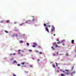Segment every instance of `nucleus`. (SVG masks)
I'll return each instance as SVG.
<instances>
[{"label":"nucleus","instance_id":"1a4fd4ad","mask_svg":"<svg viewBox=\"0 0 76 76\" xmlns=\"http://www.w3.org/2000/svg\"><path fill=\"white\" fill-rule=\"evenodd\" d=\"M55 63L56 64V66H57V67H58V64H57V63L56 62H55Z\"/></svg>","mask_w":76,"mask_h":76},{"label":"nucleus","instance_id":"3c124183","mask_svg":"<svg viewBox=\"0 0 76 76\" xmlns=\"http://www.w3.org/2000/svg\"><path fill=\"white\" fill-rule=\"evenodd\" d=\"M39 61V59L37 60V61Z\"/></svg>","mask_w":76,"mask_h":76},{"label":"nucleus","instance_id":"79ce46f5","mask_svg":"<svg viewBox=\"0 0 76 76\" xmlns=\"http://www.w3.org/2000/svg\"><path fill=\"white\" fill-rule=\"evenodd\" d=\"M33 21H34L35 20V19H33L32 20Z\"/></svg>","mask_w":76,"mask_h":76},{"label":"nucleus","instance_id":"2eb2a0df","mask_svg":"<svg viewBox=\"0 0 76 76\" xmlns=\"http://www.w3.org/2000/svg\"><path fill=\"white\" fill-rule=\"evenodd\" d=\"M53 67H56V66L55 65L53 64Z\"/></svg>","mask_w":76,"mask_h":76},{"label":"nucleus","instance_id":"7c9ffc66","mask_svg":"<svg viewBox=\"0 0 76 76\" xmlns=\"http://www.w3.org/2000/svg\"><path fill=\"white\" fill-rule=\"evenodd\" d=\"M14 36H15V34H13L12 35V37H14Z\"/></svg>","mask_w":76,"mask_h":76},{"label":"nucleus","instance_id":"37998d69","mask_svg":"<svg viewBox=\"0 0 76 76\" xmlns=\"http://www.w3.org/2000/svg\"><path fill=\"white\" fill-rule=\"evenodd\" d=\"M15 54H16V53H13V55H15Z\"/></svg>","mask_w":76,"mask_h":76},{"label":"nucleus","instance_id":"a19ab883","mask_svg":"<svg viewBox=\"0 0 76 76\" xmlns=\"http://www.w3.org/2000/svg\"><path fill=\"white\" fill-rule=\"evenodd\" d=\"M32 65H30V67H32Z\"/></svg>","mask_w":76,"mask_h":76},{"label":"nucleus","instance_id":"a878e982","mask_svg":"<svg viewBox=\"0 0 76 76\" xmlns=\"http://www.w3.org/2000/svg\"><path fill=\"white\" fill-rule=\"evenodd\" d=\"M17 66H20V64H17Z\"/></svg>","mask_w":76,"mask_h":76},{"label":"nucleus","instance_id":"4d7b16f0","mask_svg":"<svg viewBox=\"0 0 76 76\" xmlns=\"http://www.w3.org/2000/svg\"><path fill=\"white\" fill-rule=\"evenodd\" d=\"M58 69H60V67H58Z\"/></svg>","mask_w":76,"mask_h":76},{"label":"nucleus","instance_id":"39448f33","mask_svg":"<svg viewBox=\"0 0 76 76\" xmlns=\"http://www.w3.org/2000/svg\"><path fill=\"white\" fill-rule=\"evenodd\" d=\"M61 43V42L60 41H59L58 42H57V44H60Z\"/></svg>","mask_w":76,"mask_h":76},{"label":"nucleus","instance_id":"f3484780","mask_svg":"<svg viewBox=\"0 0 76 76\" xmlns=\"http://www.w3.org/2000/svg\"><path fill=\"white\" fill-rule=\"evenodd\" d=\"M4 31L5 32H6V33H8V32H8V31H6V30H5Z\"/></svg>","mask_w":76,"mask_h":76},{"label":"nucleus","instance_id":"9b49d317","mask_svg":"<svg viewBox=\"0 0 76 76\" xmlns=\"http://www.w3.org/2000/svg\"><path fill=\"white\" fill-rule=\"evenodd\" d=\"M55 30L53 29H52L51 30V32H53V31H54Z\"/></svg>","mask_w":76,"mask_h":76},{"label":"nucleus","instance_id":"c85d7f7f","mask_svg":"<svg viewBox=\"0 0 76 76\" xmlns=\"http://www.w3.org/2000/svg\"><path fill=\"white\" fill-rule=\"evenodd\" d=\"M33 47L34 48V47H35L36 46L35 45H33Z\"/></svg>","mask_w":76,"mask_h":76},{"label":"nucleus","instance_id":"473e14b6","mask_svg":"<svg viewBox=\"0 0 76 76\" xmlns=\"http://www.w3.org/2000/svg\"><path fill=\"white\" fill-rule=\"evenodd\" d=\"M20 51H21V50H18V52H20Z\"/></svg>","mask_w":76,"mask_h":76},{"label":"nucleus","instance_id":"603ef678","mask_svg":"<svg viewBox=\"0 0 76 76\" xmlns=\"http://www.w3.org/2000/svg\"><path fill=\"white\" fill-rule=\"evenodd\" d=\"M63 73H65V71H63Z\"/></svg>","mask_w":76,"mask_h":76},{"label":"nucleus","instance_id":"cd10ccee","mask_svg":"<svg viewBox=\"0 0 76 76\" xmlns=\"http://www.w3.org/2000/svg\"><path fill=\"white\" fill-rule=\"evenodd\" d=\"M44 26H46V24L45 23H44Z\"/></svg>","mask_w":76,"mask_h":76},{"label":"nucleus","instance_id":"dca6fc26","mask_svg":"<svg viewBox=\"0 0 76 76\" xmlns=\"http://www.w3.org/2000/svg\"><path fill=\"white\" fill-rule=\"evenodd\" d=\"M21 64H22V65H24V64H25V63L22 62L21 63Z\"/></svg>","mask_w":76,"mask_h":76},{"label":"nucleus","instance_id":"ddd939ff","mask_svg":"<svg viewBox=\"0 0 76 76\" xmlns=\"http://www.w3.org/2000/svg\"><path fill=\"white\" fill-rule=\"evenodd\" d=\"M64 42V40H63L61 41V42L63 43V42Z\"/></svg>","mask_w":76,"mask_h":76},{"label":"nucleus","instance_id":"20e7f679","mask_svg":"<svg viewBox=\"0 0 76 76\" xmlns=\"http://www.w3.org/2000/svg\"><path fill=\"white\" fill-rule=\"evenodd\" d=\"M31 20H28V21H26L25 22V23H28V22H31Z\"/></svg>","mask_w":76,"mask_h":76},{"label":"nucleus","instance_id":"09e8293b","mask_svg":"<svg viewBox=\"0 0 76 76\" xmlns=\"http://www.w3.org/2000/svg\"><path fill=\"white\" fill-rule=\"evenodd\" d=\"M57 54H58V52H57Z\"/></svg>","mask_w":76,"mask_h":76},{"label":"nucleus","instance_id":"4be33fe9","mask_svg":"<svg viewBox=\"0 0 76 76\" xmlns=\"http://www.w3.org/2000/svg\"><path fill=\"white\" fill-rule=\"evenodd\" d=\"M7 23H9V20H7L6 21Z\"/></svg>","mask_w":76,"mask_h":76},{"label":"nucleus","instance_id":"e433bc0d","mask_svg":"<svg viewBox=\"0 0 76 76\" xmlns=\"http://www.w3.org/2000/svg\"><path fill=\"white\" fill-rule=\"evenodd\" d=\"M53 56H56V54H53Z\"/></svg>","mask_w":76,"mask_h":76},{"label":"nucleus","instance_id":"c03bdc74","mask_svg":"<svg viewBox=\"0 0 76 76\" xmlns=\"http://www.w3.org/2000/svg\"><path fill=\"white\" fill-rule=\"evenodd\" d=\"M14 23H15V24H16V23H17V22H14Z\"/></svg>","mask_w":76,"mask_h":76},{"label":"nucleus","instance_id":"6e6552de","mask_svg":"<svg viewBox=\"0 0 76 76\" xmlns=\"http://www.w3.org/2000/svg\"><path fill=\"white\" fill-rule=\"evenodd\" d=\"M55 47H60V46H58V45H55Z\"/></svg>","mask_w":76,"mask_h":76},{"label":"nucleus","instance_id":"6ab92c4d","mask_svg":"<svg viewBox=\"0 0 76 76\" xmlns=\"http://www.w3.org/2000/svg\"><path fill=\"white\" fill-rule=\"evenodd\" d=\"M75 71H73L72 73V74H75Z\"/></svg>","mask_w":76,"mask_h":76},{"label":"nucleus","instance_id":"7ed1b4c3","mask_svg":"<svg viewBox=\"0 0 76 76\" xmlns=\"http://www.w3.org/2000/svg\"><path fill=\"white\" fill-rule=\"evenodd\" d=\"M15 63H17V62L16 61V60H14V61L12 63H13V64H15Z\"/></svg>","mask_w":76,"mask_h":76},{"label":"nucleus","instance_id":"8fccbe9b","mask_svg":"<svg viewBox=\"0 0 76 76\" xmlns=\"http://www.w3.org/2000/svg\"><path fill=\"white\" fill-rule=\"evenodd\" d=\"M48 27L50 28V25L48 26Z\"/></svg>","mask_w":76,"mask_h":76},{"label":"nucleus","instance_id":"0eeeda50","mask_svg":"<svg viewBox=\"0 0 76 76\" xmlns=\"http://www.w3.org/2000/svg\"><path fill=\"white\" fill-rule=\"evenodd\" d=\"M71 42L72 43V44H74V40H72L71 41Z\"/></svg>","mask_w":76,"mask_h":76},{"label":"nucleus","instance_id":"f8f14e48","mask_svg":"<svg viewBox=\"0 0 76 76\" xmlns=\"http://www.w3.org/2000/svg\"><path fill=\"white\" fill-rule=\"evenodd\" d=\"M51 48H52L53 50H55V48H54V47H53V46H52L51 47Z\"/></svg>","mask_w":76,"mask_h":76},{"label":"nucleus","instance_id":"a211bd4d","mask_svg":"<svg viewBox=\"0 0 76 76\" xmlns=\"http://www.w3.org/2000/svg\"><path fill=\"white\" fill-rule=\"evenodd\" d=\"M65 70L66 72H69V70L68 69H65Z\"/></svg>","mask_w":76,"mask_h":76},{"label":"nucleus","instance_id":"5fc2aeb1","mask_svg":"<svg viewBox=\"0 0 76 76\" xmlns=\"http://www.w3.org/2000/svg\"><path fill=\"white\" fill-rule=\"evenodd\" d=\"M57 72L58 73L59 72V70H58Z\"/></svg>","mask_w":76,"mask_h":76},{"label":"nucleus","instance_id":"f03ea898","mask_svg":"<svg viewBox=\"0 0 76 76\" xmlns=\"http://www.w3.org/2000/svg\"><path fill=\"white\" fill-rule=\"evenodd\" d=\"M64 74H66V75H69V74H70V73L69 72H66Z\"/></svg>","mask_w":76,"mask_h":76},{"label":"nucleus","instance_id":"ea45409f","mask_svg":"<svg viewBox=\"0 0 76 76\" xmlns=\"http://www.w3.org/2000/svg\"><path fill=\"white\" fill-rule=\"evenodd\" d=\"M0 22L1 23H3V21H1Z\"/></svg>","mask_w":76,"mask_h":76},{"label":"nucleus","instance_id":"aec40b11","mask_svg":"<svg viewBox=\"0 0 76 76\" xmlns=\"http://www.w3.org/2000/svg\"><path fill=\"white\" fill-rule=\"evenodd\" d=\"M20 42H21V43H23V41H22V40L20 41Z\"/></svg>","mask_w":76,"mask_h":76},{"label":"nucleus","instance_id":"13d9d810","mask_svg":"<svg viewBox=\"0 0 76 76\" xmlns=\"http://www.w3.org/2000/svg\"><path fill=\"white\" fill-rule=\"evenodd\" d=\"M39 48H41V47L40 46H39Z\"/></svg>","mask_w":76,"mask_h":76},{"label":"nucleus","instance_id":"49530a36","mask_svg":"<svg viewBox=\"0 0 76 76\" xmlns=\"http://www.w3.org/2000/svg\"><path fill=\"white\" fill-rule=\"evenodd\" d=\"M62 45L63 46H64V45H65V44H63Z\"/></svg>","mask_w":76,"mask_h":76},{"label":"nucleus","instance_id":"f704fd0d","mask_svg":"<svg viewBox=\"0 0 76 76\" xmlns=\"http://www.w3.org/2000/svg\"><path fill=\"white\" fill-rule=\"evenodd\" d=\"M39 53L40 54H42V52H40Z\"/></svg>","mask_w":76,"mask_h":76},{"label":"nucleus","instance_id":"c9c22d12","mask_svg":"<svg viewBox=\"0 0 76 76\" xmlns=\"http://www.w3.org/2000/svg\"><path fill=\"white\" fill-rule=\"evenodd\" d=\"M66 56H68V55H69V54H68V53H66Z\"/></svg>","mask_w":76,"mask_h":76},{"label":"nucleus","instance_id":"9d476101","mask_svg":"<svg viewBox=\"0 0 76 76\" xmlns=\"http://www.w3.org/2000/svg\"><path fill=\"white\" fill-rule=\"evenodd\" d=\"M24 23H23L22 24L20 25V26H22V25H23Z\"/></svg>","mask_w":76,"mask_h":76},{"label":"nucleus","instance_id":"72a5a7b5","mask_svg":"<svg viewBox=\"0 0 76 76\" xmlns=\"http://www.w3.org/2000/svg\"><path fill=\"white\" fill-rule=\"evenodd\" d=\"M53 29H55V28H54V26H53Z\"/></svg>","mask_w":76,"mask_h":76},{"label":"nucleus","instance_id":"bf43d9fd","mask_svg":"<svg viewBox=\"0 0 76 76\" xmlns=\"http://www.w3.org/2000/svg\"><path fill=\"white\" fill-rule=\"evenodd\" d=\"M75 51H76V50Z\"/></svg>","mask_w":76,"mask_h":76},{"label":"nucleus","instance_id":"4c0bfd02","mask_svg":"<svg viewBox=\"0 0 76 76\" xmlns=\"http://www.w3.org/2000/svg\"><path fill=\"white\" fill-rule=\"evenodd\" d=\"M12 54H12V53H10V56H12Z\"/></svg>","mask_w":76,"mask_h":76},{"label":"nucleus","instance_id":"de8ad7c7","mask_svg":"<svg viewBox=\"0 0 76 76\" xmlns=\"http://www.w3.org/2000/svg\"><path fill=\"white\" fill-rule=\"evenodd\" d=\"M36 52L37 53H38V51L36 50Z\"/></svg>","mask_w":76,"mask_h":76},{"label":"nucleus","instance_id":"bb28decb","mask_svg":"<svg viewBox=\"0 0 76 76\" xmlns=\"http://www.w3.org/2000/svg\"><path fill=\"white\" fill-rule=\"evenodd\" d=\"M73 68H74V66H73V67H72L71 70H73Z\"/></svg>","mask_w":76,"mask_h":76},{"label":"nucleus","instance_id":"5701e85b","mask_svg":"<svg viewBox=\"0 0 76 76\" xmlns=\"http://www.w3.org/2000/svg\"><path fill=\"white\" fill-rule=\"evenodd\" d=\"M30 52H32V50H28Z\"/></svg>","mask_w":76,"mask_h":76},{"label":"nucleus","instance_id":"4468645a","mask_svg":"<svg viewBox=\"0 0 76 76\" xmlns=\"http://www.w3.org/2000/svg\"><path fill=\"white\" fill-rule=\"evenodd\" d=\"M33 44H34V45H37V44L35 43H33Z\"/></svg>","mask_w":76,"mask_h":76},{"label":"nucleus","instance_id":"c756f323","mask_svg":"<svg viewBox=\"0 0 76 76\" xmlns=\"http://www.w3.org/2000/svg\"><path fill=\"white\" fill-rule=\"evenodd\" d=\"M18 54H20V52H19Z\"/></svg>","mask_w":76,"mask_h":76},{"label":"nucleus","instance_id":"864d4df0","mask_svg":"<svg viewBox=\"0 0 76 76\" xmlns=\"http://www.w3.org/2000/svg\"><path fill=\"white\" fill-rule=\"evenodd\" d=\"M20 55H21V56H23V55H22V54H20Z\"/></svg>","mask_w":76,"mask_h":76},{"label":"nucleus","instance_id":"b1692460","mask_svg":"<svg viewBox=\"0 0 76 76\" xmlns=\"http://www.w3.org/2000/svg\"><path fill=\"white\" fill-rule=\"evenodd\" d=\"M15 36L16 37H18V34H15Z\"/></svg>","mask_w":76,"mask_h":76},{"label":"nucleus","instance_id":"2f4dec72","mask_svg":"<svg viewBox=\"0 0 76 76\" xmlns=\"http://www.w3.org/2000/svg\"><path fill=\"white\" fill-rule=\"evenodd\" d=\"M60 71H61V72H63V69H60Z\"/></svg>","mask_w":76,"mask_h":76},{"label":"nucleus","instance_id":"423d86ee","mask_svg":"<svg viewBox=\"0 0 76 76\" xmlns=\"http://www.w3.org/2000/svg\"><path fill=\"white\" fill-rule=\"evenodd\" d=\"M56 42H53V45H56Z\"/></svg>","mask_w":76,"mask_h":76},{"label":"nucleus","instance_id":"58836bf2","mask_svg":"<svg viewBox=\"0 0 76 76\" xmlns=\"http://www.w3.org/2000/svg\"><path fill=\"white\" fill-rule=\"evenodd\" d=\"M13 75L14 76H16V75H15V74H14Z\"/></svg>","mask_w":76,"mask_h":76},{"label":"nucleus","instance_id":"412c9836","mask_svg":"<svg viewBox=\"0 0 76 76\" xmlns=\"http://www.w3.org/2000/svg\"><path fill=\"white\" fill-rule=\"evenodd\" d=\"M26 45L28 46H29V44L28 43H27Z\"/></svg>","mask_w":76,"mask_h":76},{"label":"nucleus","instance_id":"393cba45","mask_svg":"<svg viewBox=\"0 0 76 76\" xmlns=\"http://www.w3.org/2000/svg\"><path fill=\"white\" fill-rule=\"evenodd\" d=\"M64 76V74H62L61 75V76Z\"/></svg>","mask_w":76,"mask_h":76},{"label":"nucleus","instance_id":"6e6d98bb","mask_svg":"<svg viewBox=\"0 0 76 76\" xmlns=\"http://www.w3.org/2000/svg\"><path fill=\"white\" fill-rule=\"evenodd\" d=\"M55 35H56V34H54L53 35V36H55Z\"/></svg>","mask_w":76,"mask_h":76},{"label":"nucleus","instance_id":"a18cd8bd","mask_svg":"<svg viewBox=\"0 0 76 76\" xmlns=\"http://www.w3.org/2000/svg\"><path fill=\"white\" fill-rule=\"evenodd\" d=\"M56 41H59V39H57V40H56Z\"/></svg>","mask_w":76,"mask_h":76},{"label":"nucleus","instance_id":"f257e3e1","mask_svg":"<svg viewBox=\"0 0 76 76\" xmlns=\"http://www.w3.org/2000/svg\"><path fill=\"white\" fill-rule=\"evenodd\" d=\"M45 29L46 31H47L48 32H49V30H48V28H47V27Z\"/></svg>","mask_w":76,"mask_h":76}]
</instances>
